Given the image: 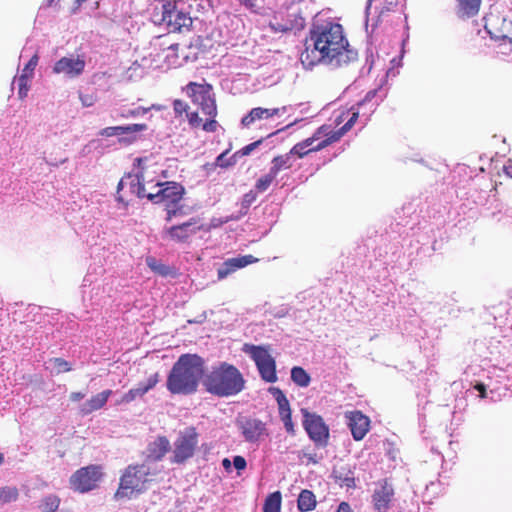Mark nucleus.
Instances as JSON below:
<instances>
[{"label":"nucleus","instance_id":"obj_45","mask_svg":"<svg viewBox=\"0 0 512 512\" xmlns=\"http://www.w3.org/2000/svg\"><path fill=\"white\" fill-rule=\"evenodd\" d=\"M200 108L202 113L209 116L210 118H215L217 115L216 102L213 97L208 99L207 102L203 103Z\"/></svg>","mask_w":512,"mask_h":512},{"label":"nucleus","instance_id":"obj_36","mask_svg":"<svg viewBox=\"0 0 512 512\" xmlns=\"http://www.w3.org/2000/svg\"><path fill=\"white\" fill-rule=\"evenodd\" d=\"M59 505L60 498L57 495L49 494L42 499L39 508L42 512H55Z\"/></svg>","mask_w":512,"mask_h":512},{"label":"nucleus","instance_id":"obj_21","mask_svg":"<svg viewBox=\"0 0 512 512\" xmlns=\"http://www.w3.org/2000/svg\"><path fill=\"white\" fill-rule=\"evenodd\" d=\"M171 450L170 441L166 436H157L146 448V459L153 462L161 461Z\"/></svg>","mask_w":512,"mask_h":512},{"label":"nucleus","instance_id":"obj_47","mask_svg":"<svg viewBox=\"0 0 512 512\" xmlns=\"http://www.w3.org/2000/svg\"><path fill=\"white\" fill-rule=\"evenodd\" d=\"M351 110H353L351 117L340 129H338L343 135L346 134L353 127V125L355 124L359 117L358 109L354 110V107H352Z\"/></svg>","mask_w":512,"mask_h":512},{"label":"nucleus","instance_id":"obj_61","mask_svg":"<svg viewBox=\"0 0 512 512\" xmlns=\"http://www.w3.org/2000/svg\"><path fill=\"white\" fill-rule=\"evenodd\" d=\"M80 98H81L83 106L89 107V106H91L93 104L91 98L83 97V96H81Z\"/></svg>","mask_w":512,"mask_h":512},{"label":"nucleus","instance_id":"obj_48","mask_svg":"<svg viewBox=\"0 0 512 512\" xmlns=\"http://www.w3.org/2000/svg\"><path fill=\"white\" fill-rule=\"evenodd\" d=\"M351 110H353L351 117L340 129H338L343 135L346 134L353 127V125L355 124L359 117L358 109L354 110V107H352Z\"/></svg>","mask_w":512,"mask_h":512},{"label":"nucleus","instance_id":"obj_39","mask_svg":"<svg viewBox=\"0 0 512 512\" xmlns=\"http://www.w3.org/2000/svg\"><path fill=\"white\" fill-rule=\"evenodd\" d=\"M19 496L18 489L12 486L0 488V504L11 503L17 500Z\"/></svg>","mask_w":512,"mask_h":512},{"label":"nucleus","instance_id":"obj_3","mask_svg":"<svg viewBox=\"0 0 512 512\" xmlns=\"http://www.w3.org/2000/svg\"><path fill=\"white\" fill-rule=\"evenodd\" d=\"M204 364V359L197 354L181 355L167 377L168 391L179 395L195 393L200 379L205 376Z\"/></svg>","mask_w":512,"mask_h":512},{"label":"nucleus","instance_id":"obj_31","mask_svg":"<svg viewBox=\"0 0 512 512\" xmlns=\"http://www.w3.org/2000/svg\"><path fill=\"white\" fill-rule=\"evenodd\" d=\"M269 118H270V116H269L268 108L256 107V108L251 109L250 112L242 118L241 124L244 127H248L252 123H254L256 120L269 119Z\"/></svg>","mask_w":512,"mask_h":512},{"label":"nucleus","instance_id":"obj_40","mask_svg":"<svg viewBox=\"0 0 512 512\" xmlns=\"http://www.w3.org/2000/svg\"><path fill=\"white\" fill-rule=\"evenodd\" d=\"M228 153H229V150H226V151L222 152L221 154H219L216 157L215 162L212 163L210 166L212 168H216V167L228 168L230 166L235 165L238 162L237 159L234 158V154L231 155L229 158H227Z\"/></svg>","mask_w":512,"mask_h":512},{"label":"nucleus","instance_id":"obj_5","mask_svg":"<svg viewBox=\"0 0 512 512\" xmlns=\"http://www.w3.org/2000/svg\"><path fill=\"white\" fill-rule=\"evenodd\" d=\"M156 192H149L147 199L154 204L163 203L166 210L167 222L182 214V206L179 205L185 193V188L177 182H157L154 185Z\"/></svg>","mask_w":512,"mask_h":512},{"label":"nucleus","instance_id":"obj_19","mask_svg":"<svg viewBox=\"0 0 512 512\" xmlns=\"http://www.w3.org/2000/svg\"><path fill=\"white\" fill-rule=\"evenodd\" d=\"M393 496V486L387 480L380 481L372 495L374 509L377 512H386L389 509Z\"/></svg>","mask_w":512,"mask_h":512},{"label":"nucleus","instance_id":"obj_42","mask_svg":"<svg viewBox=\"0 0 512 512\" xmlns=\"http://www.w3.org/2000/svg\"><path fill=\"white\" fill-rule=\"evenodd\" d=\"M130 187L131 191L139 198H147V195H149V193L146 192L145 185L141 182L139 176L131 178Z\"/></svg>","mask_w":512,"mask_h":512},{"label":"nucleus","instance_id":"obj_52","mask_svg":"<svg viewBox=\"0 0 512 512\" xmlns=\"http://www.w3.org/2000/svg\"><path fill=\"white\" fill-rule=\"evenodd\" d=\"M232 465L238 471V474H240L241 471L246 469L247 462L243 456L236 455L233 457Z\"/></svg>","mask_w":512,"mask_h":512},{"label":"nucleus","instance_id":"obj_1","mask_svg":"<svg viewBox=\"0 0 512 512\" xmlns=\"http://www.w3.org/2000/svg\"><path fill=\"white\" fill-rule=\"evenodd\" d=\"M357 57V51L350 48L339 23L328 19H315L300 60L309 69L317 64L336 69L348 65Z\"/></svg>","mask_w":512,"mask_h":512},{"label":"nucleus","instance_id":"obj_51","mask_svg":"<svg viewBox=\"0 0 512 512\" xmlns=\"http://www.w3.org/2000/svg\"><path fill=\"white\" fill-rule=\"evenodd\" d=\"M280 419L283 422L285 430L287 431V433H289L290 435H294L295 434V429H294V424L292 422L291 412L290 413H286L285 415L281 416Z\"/></svg>","mask_w":512,"mask_h":512},{"label":"nucleus","instance_id":"obj_54","mask_svg":"<svg viewBox=\"0 0 512 512\" xmlns=\"http://www.w3.org/2000/svg\"><path fill=\"white\" fill-rule=\"evenodd\" d=\"M218 123L215 118H210L205 123H203L202 128L206 132H215L217 130Z\"/></svg>","mask_w":512,"mask_h":512},{"label":"nucleus","instance_id":"obj_50","mask_svg":"<svg viewBox=\"0 0 512 512\" xmlns=\"http://www.w3.org/2000/svg\"><path fill=\"white\" fill-rule=\"evenodd\" d=\"M188 104L182 100L176 99L173 101V109L176 116H181L183 113H188Z\"/></svg>","mask_w":512,"mask_h":512},{"label":"nucleus","instance_id":"obj_6","mask_svg":"<svg viewBox=\"0 0 512 512\" xmlns=\"http://www.w3.org/2000/svg\"><path fill=\"white\" fill-rule=\"evenodd\" d=\"M149 474L145 464L129 465L120 478L119 488L115 493L117 499H130L134 493H142Z\"/></svg>","mask_w":512,"mask_h":512},{"label":"nucleus","instance_id":"obj_57","mask_svg":"<svg viewBox=\"0 0 512 512\" xmlns=\"http://www.w3.org/2000/svg\"><path fill=\"white\" fill-rule=\"evenodd\" d=\"M336 512H353L350 505L347 502H341Z\"/></svg>","mask_w":512,"mask_h":512},{"label":"nucleus","instance_id":"obj_17","mask_svg":"<svg viewBox=\"0 0 512 512\" xmlns=\"http://www.w3.org/2000/svg\"><path fill=\"white\" fill-rule=\"evenodd\" d=\"M258 259L253 255H238L236 257L228 258L217 268L218 280L227 278L232 273L242 269L250 264L257 262Z\"/></svg>","mask_w":512,"mask_h":512},{"label":"nucleus","instance_id":"obj_62","mask_svg":"<svg viewBox=\"0 0 512 512\" xmlns=\"http://www.w3.org/2000/svg\"><path fill=\"white\" fill-rule=\"evenodd\" d=\"M279 115H280V108L269 109L270 118L273 116H279Z\"/></svg>","mask_w":512,"mask_h":512},{"label":"nucleus","instance_id":"obj_28","mask_svg":"<svg viewBox=\"0 0 512 512\" xmlns=\"http://www.w3.org/2000/svg\"><path fill=\"white\" fill-rule=\"evenodd\" d=\"M461 17H473L479 12L481 0H457Z\"/></svg>","mask_w":512,"mask_h":512},{"label":"nucleus","instance_id":"obj_34","mask_svg":"<svg viewBox=\"0 0 512 512\" xmlns=\"http://www.w3.org/2000/svg\"><path fill=\"white\" fill-rule=\"evenodd\" d=\"M291 380L299 387H308L311 382L310 375L300 366L291 369Z\"/></svg>","mask_w":512,"mask_h":512},{"label":"nucleus","instance_id":"obj_37","mask_svg":"<svg viewBox=\"0 0 512 512\" xmlns=\"http://www.w3.org/2000/svg\"><path fill=\"white\" fill-rule=\"evenodd\" d=\"M146 264L153 272L161 276H168L171 273V268L168 265L161 263L154 257H147Z\"/></svg>","mask_w":512,"mask_h":512},{"label":"nucleus","instance_id":"obj_16","mask_svg":"<svg viewBox=\"0 0 512 512\" xmlns=\"http://www.w3.org/2000/svg\"><path fill=\"white\" fill-rule=\"evenodd\" d=\"M473 389L478 392V396L491 401H498L506 394L507 388L501 385L499 381L486 377V380H477Z\"/></svg>","mask_w":512,"mask_h":512},{"label":"nucleus","instance_id":"obj_58","mask_svg":"<svg viewBox=\"0 0 512 512\" xmlns=\"http://www.w3.org/2000/svg\"><path fill=\"white\" fill-rule=\"evenodd\" d=\"M85 397V393L82 392H72L70 394V399L74 402L80 401Z\"/></svg>","mask_w":512,"mask_h":512},{"label":"nucleus","instance_id":"obj_24","mask_svg":"<svg viewBox=\"0 0 512 512\" xmlns=\"http://www.w3.org/2000/svg\"><path fill=\"white\" fill-rule=\"evenodd\" d=\"M159 382L158 373H154L151 375L146 382H140L136 387L131 388L128 392H126L120 401V403H130L134 401L138 397H142L148 391L153 389L156 384Z\"/></svg>","mask_w":512,"mask_h":512},{"label":"nucleus","instance_id":"obj_41","mask_svg":"<svg viewBox=\"0 0 512 512\" xmlns=\"http://www.w3.org/2000/svg\"><path fill=\"white\" fill-rule=\"evenodd\" d=\"M277 175L272 173V170L269 169V172L263 176H261L255 183L256 192L262 193L265 192L272 182L276 179Z\"/></svg>","mask_w":512,"mask_h":512},{"label":"nucleus","instance_id":"obj_53","mask_svg":"<svg viewBox=\"0 0 512 512\" xmlns=\"http://www.w3.org/2000/svg\"><path fill=\"white\" fill-rule=\"evenodd\" d=\"M186 116L191 127L197 128L201 125L202 119L198 116L197 112H188Z\"/></svg>","mask_w":512,"mask_h":512},{"label":"nucleus","instance_id":"obj_46","mask_svg":"<svg viewBox=\"0 0 512 512\" xmlns=\"http://www.w3.org/2000/svg\"><path fill=\"white\" fill-rule=\"evenodd\" d=\"M408 38H409V35L406 34V36L403 38V40L401 42L400 55L398 57H394V58L391 59L390 63L392 65V67H391V69L389 70L388 73H390L393 68H395V67L398 68V67L402 66V58H403L404 53H405L404 47H405L406 43L408 42Z\"/></svg>","mask_w":512,"mask_h":512},{"label":"nucleus","instance_id":"obj_32","mask_svg":"<svg viewBox=\"0 0 512 512\" xmlns=\"http://www.w3.org/2000/svg\"><path fill=\"white\" fill-rule=\"evenodd\" d=\"M269 392L277 401L280 417L285 415L286 413L291 412L289 401L281 389L277 387H271L269 388Z\"/></svg>","mask_w":512,"mask_h":512},{"label":"nucleus","instance_id":"obj_23","mask_svg":"<svg viewBox=\"0 0 512 512\" xmlns=\"http://www.w3.org/2000/svg\"><path fill=\"white\" fill-rule=\"evenodd\" d=\"M38 60V55L34 54L22 69L21 74L14 80V83L18 85V95L20 98H24L27 95L29 88L28 83L34 75Z\"/></svg>","mask_w":512,"mask_h":512},{"label":"nucleus","instance_id":"obj_63","mask_svg":"<svg viewBox=\"0 0 512 512\" xmlns=\"http://www.w3.org/2000/svg\"><path fill=\"white\" fill-rule=\"evenodd\" d=\"M504 173L512 178V165L504 166Z\"/></svg>","mask_w":512,"mask_h":512},{"label":"nucleus","instance_id":"obj_44","mask_svg":"<svg viewBox=\"0 0 512 512\" xmlns=\"http://www.w3.org/2000/svg\"><path fill=\"white\" fill-rule=\"evenodd\" d=\"M50 363L58 374L72 370L70 363L62 358H53L50 360Z\"/></svg>","mask_w":512,"mask_h":512},{"label":"nucleus","instance_id":"obj_10","mask_svg":"<svg viewBox=\"0 0 512 512\" xmlns=\"http://www.w3.org/2000/svg\"><path fill=\"white\" fill-rule=\"evenodd\" d=\"M236 427L244 441L250 444H259L265 437L269 436L267 425L262 420L252 416H238Z\"/></svg>","mask_w":512,"mask_h":512},{"label":"nucleus","instance_id":"obj_60","mask_svg":"<svg viewBox=\"0 0 512 512\" xmlns=\"http://www.w3.org/2000/svg\"><path fill=\"white\" fill-rule=\"evenodd\" d=\"M267 211H269L271 215H273L274 213H276V214L278 213L277 208L275 206H273V205L266 206L264 208V213H267Z\"/></svg>","mask_w":512,"mask_h":512},{"label":"nucleus","instance_id":"obj_20","mask_svg":"<svg viewBox=\"0 0 512 512\" xmlns=\"http://www.w3.org/2000/svg\"><path fill=\"white\" fill-rule=\"evenodd\" d=\"M348 426L356 441L362 440L370 427V419L360 411H352L347 415Z\"/></svg>","mask_w":512,"mask_h":512},{"label":"nucleus","instance_id":"obj_43","mask_svg":"<svg viewBox=\"0 0 512 512\" xmlns=\"http://www.w3.org/2000/svg\"><path fill=\"white\" fill-rule=\"evenodd\" d=\"M263 143V139H259L255 142H252L246 146H244L242 149L236 151L234 153V158L237 159V161L239 160V158L243 157V156H247V155H250L256 148H258L261 144Z\"/></svg>","mask_w":512,"mask_h":512},{"label":"nucleus","instance_id":"obj_2","mask_svg":"<svg viewBox=\"0 0 512 512\" xmlns=\"http://www.w3.org/2000/svg\"><path fill=\"white\" fill-rule=\"evenodd\" d=\"M203 0H155L149 8L150 20L169 32L190 31L198 20Z\"/></svg>","mask_w":512,"mask_h":512},{"label":"nucleus","instance_id":"obj_4","mask_svg":"<svg viewBox=\"0 0 512 512\" xmlns=\"http://www.w3.org/2000/svg\"><path fill=\"white\" fill-rule=\"evenodd\" d=\"M202 384L207 393L218 398H230L245 389L246 380L236 366L221 361L207 370Z\"/></svg>","mask_w":512,"mask_h":512},{"label":"nucleus","instance_id":"obj_18","mask_svg":"<svg viewBox=\"0 0 512 512\" xmlns=\"http://www.w3.org/2000/svg\"><path fill=\"white\" fill-rule=\"evenodd\" d=\"M145 130H147L146 124H128L103 128L98 132V135L102 137L127 136L120 139V141L132 143L135 140L133 134Z\"/></svg>","mask_w":512,"mask_h":512},{"label":"nucleus","instance_id":"obj_35","mask_svg":"<svg viewBox=\"0 0 512 512\" xmlns=\"http://www.w3.org/2000/svg\"><path fill=\"white\" fill-rule=\"evenodd\" d=\"M281 500L282 497L279 491L269 494L264 501L263 512H280Z\"/></svg>","mask_w":512,"mask_h":512},{"label":"nucleus","instance_id":"obj_22","mask_svg":"<svg viewBox=\"0 0 512 512\" xmlns=\"http://www.w3.org/2000/svg\"><path fill=\"white\" fill-rule=\"evenodd\" d=\"M326 130V125L319 127L311 137L295 144L291 148L290 153L293 155L294 158H303L305 155L312 151H319L320 149H314V143L322 139V135L325 134Z\"/></svg>","mask_w":512,"mask_h":512},{"label":"nucleus","instance_id":"obj_11","mask_svg":"<svg viewBox=\"0 0 512 512\" xmlns=\"http://www.w3.org/2000/svg\"><path fill=\"white\" fill-rule=\"evenodd\" d=\"M303 427L317 447L324 448L329 440V427L320 415L302 409Z\"/></svg>","mask_w":512,"mask_h":512},{"label":"nucleus","instance_id":"obj_9","mask_svg":"<svg viewBox=\"0 0 512 512\" xmlns=\"http://www.w3.org/2000/svg\"><path fill=\"white\" fill-rule=\"evenodd\" d=\"M108 294L104 280L96 274L88 272L81 285L82 301L85 307H94L101 304Z\"/></svg>","mask_w":512,"mask_h":512},{"label":"nucleus","instance_id":"obj_30","mask_svg":"<svg viewBox=\"0 0 512 512\" xmlns=\"http://www.w3.org/2000/svg\"><path fill=\"white\" fill-rule=\"evenodd\" d=\"M294 157L290 153V151L284 155H279L273 158L272 160V166L270 169L272 170V173H275L278 175V173L281 170L289 169L293 166L294 163Z\"/></svg>","mask_w":512,"mask_h":512},{"label":"nucleus","instance_id":"obj_49","mask_svg":"<svg viewBox=\"0 0 512 512\" xmlns=\"http://www.w3.org/2000/svg\"><path fill=\"white\" fill-rule=\"evenodd\" d=\"M351 110H353L351 117L340 129H338L343 135L346 134L353 127V125L355 124L359 117L358 109L354 110V107H352Z\"/></svg>","mask_w":512,"mask_h":512},{"label":"nucleus","instance_id":"obj_7","mask_svg":"<svg viewBox=\"0 0 512 512\" xmlns=\"http://www.w3.org/2000/svg\"><path fill=\"white\" fill-rule=\"evenodd\" d=\"M198 443L199 433L195 427L189 426L180 430L171 446L170 462L177 465L184 464L195 455Z\"/></svg>","mask_w":512,"mask_h":512},{"label":"nucleus","instance_id":"obj_26","mask_svg":"<svg viewBox=\"0 0 512 512\" xmlns=\"http://www.w3.org/2000/svg\"><path fill=\"white\" fill-rule=\"evenodd\" d=\"M113 394V391L110 389L104 390L94 396H92L89 400H87L81 407V412L83 415L91 414L94 411L100 410L103 408L109 397Z\"/></svg>","mask_w":512,"mask_h":512},{"label":"nucleus","instance_id":"obj_29","mask_svg":"<svg viewBox=\"0 0 512 512\" xmlns=\"http://www.w3.org/2000/svg\"><path fill=\"white\" fill-rule=\"evenodd\" d=\"M316 498L312 491L304 489L300 492L297 507L301 512H308L315 508Z\"/></svg>","mask_w":512,"mask_h":512},{"label":"nucleus","instance_id":"obj_55","mask_svg":"<svg viewBox=\"0 0 512 512\" xmlns=\"http://www.w3.org/2000/svg\"><path fill=\"white\" fill-rule=\"evenodd\" d=\"M378 92H379V89H374V90L367 92L364 99L362 101H360L357 105L363 106L367 103H370L377 96Z\"/></svg>","mask_w":512,"mask_h":512},{"label":"nucleus","instance_id":"obj_64","mask_svg":"<svg viewBox=\"0 0 512 512\" xmlns=\"http://www.w3.org/2000/svg\"><path fill=\"white\" fill-rule=\"evenodd\" d=\"M292 109V106H283V107H280V115L288 112L289 110Z\"/></svg>","mask_w":512,"mask_h":512},{"label":"nucleus","instance_id":"obj_59","mask_svg":"<svg viewBox=\"0 0 512 512\" xmlns=\"http://www.w3.org/2000/svg\"><path fill=\"white\" fill-rule=\"evenodd\" d=\"M222 466L226 472L230 473L232 471V462L228 458L222 459Z\"/></svg>","mask_w":512,"mask_h":512},{"label":"nucleus","instance_id":"obj_56","mask_svg":"<svg viewBox=\"0 0 512 512\" xmlns=\"http://www.w3.org/2000/svg\"><path fill=\"white\" fill-rule=\"evenodd\" d=\"M426 405H428V401L425 402L424 406H421V401L418 403V421L420 426H422L425 421L426 415L424 411L426 409Z\"/></svg>","mask_w":512,"mask_h":512},{"label":"nucleus","instance_id":"obj_14","mask_svg":"<svg viewBox=\"0 0 512 512\" xmlns=\"http://www.w3.org/2000/svg\"><path fill=\"white\" fill-rule=\"evenodd\" d=\"M200 229L201 226L198 225L197 220L195 218H191L190 220L181 224L164 227L162 231V238L177 243H185L188 242L189 239L194 236Z\"/></svg>","mask_w":512,"mask_h":512},{"label":"nucleus","instance_id":"obj_12","mask_svg":"<svg viewBox=\"0 0 512 512\" xmlns=\"http://www.w3.org/2000/svg\"><path fill=\"white\" fill-rule=\"evenodd\" d=\"M484 28L492 40L512 43L511 19L499 14H490L485 18Z\"/></svg>","mask_w":512,"mask_h":512},{"label":"nucleus","instance_id":"obj_15","mask_svg":"<svg viewBox=\"0 0 512 512\" xmlns=\"http://www.w3.org/2000/svg\"><path fill=\"white\" fill-rule=\"evenodd\" d=\"M86 66L83 57L77 55L65 56L57 60L52 71L55 74H62L68 79H74L82 75Z\"/></svg>","mask_w":512,"mask_h":512},{"label":"nucleus","instance_id":"obj_13","mask_svg":"<svg viewBox=\"0 0 512 512\" xmlns=\"http://www.w3.org/2000/svg\"><path fill=\"white\" fill-rule=\"evenodd\" d=\"M101 478L100 467L90 465L82 467L70 477L71 488L75 491L85 493L94 489Z\"/></svg>","mask_w":512,"mask_h":512},{"label":"nucleus","instance_id":"obj_33","mask_svg":"<svg viewBox=\"0 0 512 512\" xmlns=\"http://www.w3.org/2000/svg\"><path fill=\"white\" fill-rule=\"evenodd\" d=\"M257 192L250 190L246 194L243 195L241 199V208L237 215H231V220H239L241 217L245 216L248 213L250 206L256 201Z\"/></svg>","mask_w":512,"mask_h":512},{"label":"nucleus","instance_id":"obj_27","mask_svg":"<svg viewBox=\"0 0 512 512\" xmlns=\"http://www.w3.org/2000/svg\"><path fill=\"white\" fill-rule=\"evenodd\" d=\"M151 109L160 110L161 106L153 104L150 108H144V107H141V106H138V107H135V108H123V109H121L119 111H116L115 115H113L112 117L114 119H117V118H123V119L138 118V117H141V116H144L145 114H147Z\"/></svg>","mask_w":512,"mask_h":512},{"label":"nucleus","instance_id":"obj_8","mask_svg":"<svg viewBox=\"0 0 512 512\" xmlns=\"http://www.w3.org/2000/svg\"><path fill=\"white\" fill-rule=\"evenodd\" d=\"M243 351L254 361L261 379L267 383L278 380L275 359L265 346L245 344Z\"/></svg>","mask_w":512,"mask_h":512},{"label":"nucleus","instance_id":"obj_38","mask_svg":"<svg viewBox=\"0 0 512 512\" xmlns=\"http://www.w3.org/2000/svg\"><path fill=\"white\" fill-rule=\"evenodd\" d=\"M326 127H327V130H326L325 134L322 135V137L326 136V138L323 140H321V139L318 140L319 142L315 145L314 149L321 150V149L327 147L328 145L338 141L343 136V134L339 130L328 132L329 127L328 126H326Z\"/></svg>","mask_w":512,"mask_h":512},{"label":"nucleus","instance_id":"obj_25","mask_svg":"<svg viewBox=\"0 0 512 512\" xmlns=\"http://www.w3.org/2000/svg\"><path fill=\"white\" fill-rule=\"evenodd\" d=\"M185 91L192 101L199 106L212 98L211 86L209 84L190 82L186 86Z\"/></svg>","mask_w":512,"mask_h":512}]
</instances>
